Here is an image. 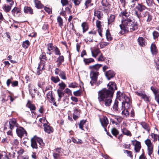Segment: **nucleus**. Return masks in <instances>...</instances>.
Instances as JSON below:
<instances>
[{"label":"nucleus","instance_id":"7c9ffc66","mask_svg":"<svg viewBox=\"0 0 159 159\" xmlns=\"http://www.w3.org/2000/svg\"><path fill=\"white\" fill-rule=\"evenodd\" d=\"M57 93L58 96V101L59 102L61 100V98L64 96L65 93L62 90L59 89L57 90Z\"/></svg>","mask_w":159,"mask_h":159},{"label":"nucleus","instance_id":"5701e85b","mask_svg":"<svg viewBox=\"0 0 159 159\" xmlns=\"http://www.w3.org/2000/svg\"><path fill=\"white\" fill-rule=\"evenodd\" d=\"M92 56L94 58H96L98 55L101 53L99 49L97 48H94L91 50Z\"/></svg>","mask_w":159,"mask_h":159},{"label":"nucleus","instance_id":"09e8293b","mask_svg":"<svg viewBox=\"0 0 159 159\" xmlns=\"http://www.w3.org/2000/svg\"><path fill=\"white\" fill-rule=\"evenodd\" d=\"M72 2L74 3L75 6H78L81 2L82 0H71Z\"/></svg>","mask_w":159,"mask_h":159},{"label":"nucleus","instance_id":"ddd939ff","mask_svg":"<svg viewBox=\"0 0 159 159\" xmlns=\"http://www.w3.org/2000/svg\"><path fill=\"white\" fill-rule=\"evenodd\" d=\"M43 126L44 130L45 132L48 134H50L53 132V128L48 124V123L47 124H43Z\"/></svg>","mask_w":159,"mask_h":159},{"label":"nucleus","instance_id":"4be33fe9","mask_svg":"<svg viewBox=\"0 0 159 159\" xmlns=\"http://www.w3.org/2000/svg\"><path fill=\"white\" fill-rule=\"evenodd\" d=\"M94 15V16H96L99 20H101L103 16L102 12L98 10H95Z\"/></svg>","mask_w":159,"mask_h":159},{"label":"nucleus","instance_id":"4d7b16f0","mask_svg":"<svg viewBox=\"0 0 159 159\" xmlns=\"http://www.w3.org/2000/svg\"><path fill=\"white\" fill-rule=\"evenodd\" d=\"M13 79L12 77H11L10 79H8L6 82L7 85L8 87H9L10 84H12V80Z\"/></svg>","mask_w":159,"mask_h":159},{"label":"nucleus","instance_id":"de8ad7c7","mask_svg":"<svg viewBox=\"0 0 159 159\" xmlns=\"http://www.w3.org/2000/svg\"><path fill=\"white\" fill-rule=\"evenodd\" d=\"M111 132L112 134L115 136H116L119 134L118 131L115 128H113L111 129Z\"/></svg>","mask_w":159,"mask_h":159},{"label":"nucleus","instance_id":"e433bc0d","mask_svg":"<svg viewBox=\"0 0 159 159\" xmlns=\"http://www.w3.org/2000/svg\"><path fill=\"white\" fill-rule=\"evenodd\" d=\"M39 59L40 61H45L47 60V58L45 53H42L39 57Z\"/></svg>","mask_w":159,"mask_h":159},{"label":"nucleus","instance_id":"aec40b11","mask_svg":"<svg viewBox=\"0 0 159 159\" xmlns=\"http://www.w3.org/2000/svg\"><path fill=\"white\" fill-rule=\"evenodd\" d=\"M141 125L142 127L148 133H149L150 128L148 124L145 122H142L141 123Z\"/></svg>","mask_w":159,"mask_h":159},{"label":"nucleus","instance_id":"a19ab883","mask_svg":"<svg viewBox=\"0 0 159 159\" xmlns=\"http://www.w3.org/2000/svg\"><path fill=\"white\" fill-rule=\"evenodd\" d=\"M153 150V145L148 147V154L149 156H150L151 154L152 153Z\"/></svg>","mask_w":159,"mask_h":159},{"label":"nucleus","instance_id":"680f3d73","mask_svg":"<svg viewBox=\"0 0 159 159\" xmlns=\"http://www.w3.org/2000/svg\"><path fill=\"white\" fill-rule=\"evenodd\" d=\"M54 52L56 55H60V52L59 49L57 47H56L55 49H54Z\"/></svg>","mask_w":159,"mask_h":159},{"label":"nucleus","instance_id":"39448f33","mask_svg":"<svg viewBox=\"0 0 159 159\" xmlns=\"http://www.w3.org/2000/svg\"><path fill=\"white\" fill-rule=\"evenodd\" d=\"M99 73L98 71L90 72V78L91 80L90 83L92 86H93L94 84H95L99 75Z\"/></svg>","mask_w":159,"mask_h":159},{"label":"nucleus","instance_id":"1a4fd4ad","mask_svg":"<svg viewBox=\"0 0 159 159\" xmlns=\"http://www.w3.org/2000/svg\"><path fill=\"white\" fill-rule=\"evenodd\" d=\"M124 99L125 102H122V106L120 108L121 110L123 109L124 107L125 108L127 107H125V106H127L128 108H129L130 106V98L129 97L125 96L124 97Z\"/></svg>","mask_w":159,"mask_h":159},{"label":"nucleus","instance_id":"dca6fc26","mask_svg":"<svg viewBox=\"0 0 159 159\" xmlns=\"http://www.w3.org/2000/svg\"><path fill=\"white\" fill-rule=\"evenodd\" d=\"M101 22L98 20H97L96 22V25L97 28L98 29V32L99 35L101 37H102V25H101Z\"/></svg>","mask_w":159,"mask_h":159},{"label":"nucleus","instance_id":"8fccbe9b","mask_svg":"<svg viewBox=\"0 0 159 159\" xmlns=\"http://www.w3.org/2000/svg\"><path fill=\"white\" fill-rule=\"evenodd\" d=\"M36 140L41 146H43L44 145V144L43 142V140L42 139L38 138Z\"/></svg>","mask_w":159,"mask_h":159},{"label":"nucleus","instance_id":"c9c22d12","mask_svg":"<svg viewBox=\"0 0 159 159\" xmlns=\"http://www.w3.org/2000/svg\"><path fill=\"white\" fill-rule=\"evenodd\" d=\"M115 16L114 15H111L108 18V24L109 25L114 22L115 19Z\"/></svg>","mask_w":159,"mask_h":159},{"label":"nucleus","instance_id":"5fc2aeb1","mask_svg":"<svg viewBox=\"0 0 159 159\" xmlns=\"http://www.w3.org/2000/svg\"><path fill=\"white\" fill-rule=\"evenodd\" d=\"M146 3L148 7H151L152 5L153 2V0H146Z\"/></svg>","mask_w":159,"mask_h":159},{"label":"nucleus","instance_id":"0eeeda50","mask_svg":"<svg viewBox=\"0 0 159 159\" xmlns=\"http://www.w3.org/2000/svg\"><path fill=\"white\" fill-rule=\"evenodd\" d=\"M108 89V90L113 95L114 91L117 89L116 84L114 82H110L107 85Z\"/></svg>","mask_w":159,"mask_h":159},{"label":"nucleus","instance_id":"b1692460","mask_svg":"<svg viewBox=\"0 0 159 159\" xmlns=\"http://www.w3.org/2000/svg\"><path fill=\"white\" fill-rule=\"evenodd\" d=\"M83 61L85 65H89L92 63L94 62V60L93 59L90 58H89L83 59Z\"/></svg>","mask_w":159,"mask_h":159},{"label":"nucleus","instance_id":"c03bdc74","mask_svg":"<svg viewBox=\"0 0 159 159\" xmlns=\"http://www.w3.org/2000/svg\"><path fill=\"white\" fill-rule=\"evenodd\" d=\"M151 89L153 92L155 96L156 95V94H159V90L155 88L153 86H152L151 87Z\"/></svg>","mask_w":159,"mask_h":159},{"label":"nucleus","instance_id":"0e129e2a","mask_svg":"<svg viewBox=\"0 0 159 159\" xmlns=\"http://www.w3.org/2000/svg\"><path fill=\"white\" fill-rule=\"evenodd\" d=\"M61 2L62 6H66L68 3V0H61Z\"/></svg>","mask_w":159,"mask_h":159},{"label":"nucleus","instance_id":"864d4df0","mask_svg":"<svg viewBox=\"0 0 159 159\" xmlns=\"http://www.w3.org/2000/svg\"><path fill=\"white\" fill-rule=\"evenodd\" d=\"M105 57H104L102 54L101 53L99 57L98 58V61H103L105 60Z\"/></svg>","mask_w":159,"mask_h":159},{"label":"nucleus","instance_id":"58836bf2","mask_svg":"<svg viewBox=\"0 0 159 159\" xmlns=\"http://www.w3.org/2000/svg\"><path fill=\"white\" fill-rule=\"evenodd\" d=\"M30 45V43L28 40L23 42L22 43V47L24 48H27Z\"/></svg>","mask_w":159,"mask_h":159},{"label":"nucleus","instance_id":"f8f14e48","mask_svg":"<svg viewBox=\"0 0 159 159\" xmlns=\"http://www.w3.org/2000/svg\"><path fill=\"white\" fill-rule=\"evenodd\" d=\"M101 3L103 7V10L108 9L110 8L111 4L109 0H102Z\"/></svg>","mask_w":159,"mask_h":159},{"label":"nucleus","instance_id":"cd10ccee","mask_svg":"<svg viewBox=\"0 0 159 159\" xmlns=\"http://www.w3.org/2000/svg\"><path fill=\"white\" fill-rule=\"evenodd\" d=\"M12 6L5 4L3 6L2 8L5 12L6 13L8 12L11 10Z\"/></svg>","mask_w":159,"mask_h":159},{"label":"nucleus","instance_id":"412c9836","mask_svg":"<svg viewBox=\"0 0 159 159\" xmlns=\"http://www.w3.org/2000/svg\"><path fill=\"white\" fill-rule=\"evenodd\" d=\"M115 75V73L111 70H109L107 71L106 73V76L108 80H109L111 78L114 77Z\"/></svg>","mask_w":159,"mask_h":159},{"label":"nucleus","instance_id":"79ce46f5","mask_svg":"<svg viewBox=\"0 0 159 159\" xmlns=\"http://www.w3.org/2000/svg\"><path fill=\"white\" fill-rule=\"evenodd\" d=\"M152 35L153 39L155 40H157L158 37L159 36V33L158 32L154 31L152 33Z\"/></svg>","mask_w":159,"mask_h":159},{"label":"nucleus","instance_id":"338daca9","mask_svg":"<svg viewBox=\"0 0 159 159\" xmlns=\"http://www.w3.org/2000/svg\"><path fill=\"white\" fill-rule=\"evenodd\" d=\"M12 143L13 145H17L19 143V142L17 139H14L13 140Z\"/></svg>","mask_w":159,"mask_h":159},{"label":"nucleus","instance_id":"3c124183","mask_svg":"<svg viewBox=\"0 0 159 159\" xmlns=\"http://www.w3.org/2000/svg\"><path fill=\"white\" fill-rule=\"evenodd\" d=\"M145 143L146 144L148 147L153 146L150 140L148 139L145 141Z\"/></svg>","mask_w":159,"mask_h":159},{"label":"nucleus","instance_id":"052dcab7","mask_svg":"<svg viewBox=\"0 0 159 159\" xmlns=\"http://www.w3.org/2000/svg\"><path fill=\"white\" fill-rule=\"evenodd\" d=\"M81 93L80 90H77L73 92L74 95L76 96H79L80 95Z\"/></svg>","mask_w":159,"mask_h":159},{"label":"nucleus","instance_id":"7ed1b4c3","mask_svg":"<svg viewBox=\"0 0 159 159\" xmlns=\"http://www.w3.org/2000/svg\"><path fill=\"white\" fill-rule=\"evenodd\" d=\"M135 8L137 10H134V15L136 16L140 21V19L142 18V15L141 13L143 12V11L145 10L146 7L142 3H138L136 6Z\"/></svg>","mask_w":159,"mask_h":159},{"label":"nucleus","instance_id":"4468645a","mask_svg":"<svg viewBox=\"0 0 159 159\" xmlns=\"http://www.w3.org/2000/svg\"><path fill=\"white\" fill-rule=\"evenodd\" d=\"M12 14L15 17H19L20 15L21 11L20 9L17 7H15L11 10Z\"/></svg>","mask_w":159,"mask_h":159},{"label":"nucleus","instance_id":"9d476101","mask_svg":"<svg viewBox=\"0 0 159 159\" xmlns=\"http://www.w3.org/2000/svg\"><path fill=\"white\" fill-rule=\"evenodd\" d=\"M100 121L102 126L104 129L105 131L107 132L106 127L108 124V120L106 116H103V118L100 119Z\"/></svg>","mask_w":159,"mask_h":159},{"label":"nucleus","instance_id":"9b49d317","mask_svg":"<svg viewBox=\"0 0 159 159\" xmlns=\"http://www.w3.org/2000/svg\"><path fill=\"white\" fill-rule=\"evenodd\" d=\"M135 93L137 95L141 97L143 99L147 102L149 101V97L147 96L144 93H143L142 92L137 91L135 92Z\"/></svg>","mask_w":159,"mask_h":159},{"label":"nucleus","instance_id":"f03ea898","mask_svg":"<svg viewBox=\"0 0 159 159\" xmlns=\"http://www.w3.org/2000/svg\"><path fill=\"white\" fill-rule=\"evenodd\" d=\"M113 95L107 89L104 88L98 92V100L100 102H104L106 106H109L111 104Z\"/></svg>","mask_w":159,"mask_h":159},{"label":"nucleus","instance_id":"774afa93","mask_svg":"<svg viewBox=\"0 0 159 159\" xmlns=\"http://www.w3.org/2000/svg\"><path fill=\"white\" fill-rule=\"evenodd\" d=\"M147 17V22H150L152 19V16L149 13Z\"/></svg>","mask_w":159,"mask_h":159},{"label":"nucleus","instance_id":"bf43d9fd","mask_svg":"<svg viewBox=\"0 0 159 159\" xmlns=\"http://www.w3.org/2000/svg\"><path fill=\"white\" fill-rule=\"evenodd\" d=\"M44 9L45 11L47 12L49 14H51L52 13V10L50 8L45 7H44Z\"/></svg>","mask_w":159,"mask_h":159},{"label":"nucleus","instance_id":"c756f323","mask_svg":"<svg viewBox=\"0 0 159 159\" xmlns=\"http://www.w3.org/2000/svg\"><path fill=\"white\" fill-rule=\"evenodd\" d=\"M118 102L117 100H115L113 108L114 110L116 111H120V108L118 107Z\"/></svg>","mask_w":159,"mask_h":159},{"label":"nucleus","instance_id":"a211bd4d","mask_svg":"<svg viewBox=\"0 0 159 159\" xmlns=\"http://www.w3.org/2000/svg\"><path fill=\"white\" fill-rule=\"evenodd\" d=\"M133 144H134V149L136 152H139L141 148L140 143L136 140L133 141Z\"/></svg>","mask_w":159,"mask_h":159},{"label":"nucleus","instance_id":"393cba45","mask_svg":"<svg viewBox=\"0 0 159 159\" xmlns=\"http://www.w3.org/2000/svg\"><path fill=\"white\" fill-rule=\"evenodd\" d=\"M24 12L25 13L30 14H33V10L31 7H29L25 6L24 7Z\"/></svg>","mask_w":159,"mask_h":159},{"label":"nucleus","instance_id":"f257e3e1","mask_svg":"<svg viewBox=\"0 0 159 159\" xmlns=\"http://www.w3.org/2000/svg\"><path fill=\"white\" fill-rule=\"evenodd\" d=\"M130 12L127 10L122 11L119 16L122 17L121 24L120 25V29L125 32H132L138 28L137 22L133 21L130 16Z\"/></svg>","mask_w":159,"mask_h":159},{"label":"nucleus","instance_id":"f704fd0d","mask_svg":"<svg viewBox=\"0 0 159 159\" xmlns=\"http://www.w3.org/2000/svg\"><path fill=\"white\" fill-rule=\"evenodd\" d=\"M51 80L55 83H57L60 81V79L58 76H52L51 77Z\"/></svg>","mask_w":159,"mask_h":159},{"label":"nucleus","instance_id":"69168bd1","mask_svg":"<svg viewBox=\"0 0 159 159\" xmlns=\"http://www.w3.org/2000/svg\"><path fill=\"white\" fill-rule=\"evenodd\" d=\"M52 95V91H49L47 94V99H50V97H51Z\"/></svg>","mask_w":159,"mask_h":159},{"label":"nucleus","instance_id":"c85d7f7f","mask_svg":"<svg viewBox=\"0 0 159 159\" xmlns=\"http://www.w3.org/2000/svg\"><path fill=\"white\" fill-rule=\"evenodd\" d=\"M34 3L35 7L38 9H41L43 7V5L38 0H34Z\"/></svg>","mask_w":159,"mask_h":159},{"label":"nucleus","instance_id":"2f4dec72","mask_svg":"<svg viewBox=\"0 0 159 159\" xmlns=\"http://www.w3.org/2000/svg\"><path fill=\"white\" fill-rule=\"evenodd\" d=\"M27 105L28 107L30 108V110L34 111L36 110V107L35 106L32 104L30 101H28Z\"/></svg>","mask_w":159,"mask_h":159},{"label":"nucleus","instance_id":"423d86ee","mask_svg":"<svg viewBox=\"0 0 159 159\" xmlns=\"http://www.w3.org/2000/svg\"><path fill=\"white\" fill-rule=\"evenodd\" d=\"M16 133L17 135L21 138L24 135H27V132L24 129L19 126L16 129Z\"/></svg>","mask_w":159,"mask_h":159},{"label":"nucleus","instance_id":"f3484780","mask_svg":"<svg viewBox=\"0 0 159 159\" xmlns=\"http://www.w3.org/2000/svg\"><path fill=\"white\" fill-rule=\"evenodd\" d=\"M151 51L153 55H156L158 53V50L154 43H152L150 47Z\"/></svg>","mask_w":159,"mask_h":159},{"label":"nucleus","instance_id":"72a5a7b5","mask_svg":"<svg viewBox=\"0 0 159 159\" xmlns=\"http://www.w3.org/2000/svg\"><path fill=\"white\" fill-rule=\"evenodd\" d=\"M92 0H86L84 3V8L87 9L89 6H92L93 4L91 3Z\"/></svg>","mask_w":159,"mask_h":159},{"label":"nucleus","instance_id":"473e14b6","mask_svg":"<svg viewBox=\"0 0 159 159\" xmlns=\"http://www.w3.org/2000/svg\"><path fill=\"white\" fill-rule=\"evenodd\" d=\"M122 131L123 134L125 135L131 136L132 135L130 132L126 128H123L122 129Z\"/></svg>","mask_w":159,"mask_h":159},{"label":"nucleus","instance_id":"6e6552de","mask_svg":"<svg viewBox=\"0 0 159 159\" xmlns=\"http://www.w3.org/2000/svg\"><path fill=\"white\" fill-rule=\"evenodd\" d=\"M55 73L56 75H59L61 78L63 80H66L67 78L66 76V73L64 71L61 70L58 68H56L55 70Z\"/></svg>","mask_w":159,"mask_h":159},{"label":"nucleus","instance_id":"e2e57ef3","mask_svg":"<svg viewBox=\"0 0 159 159\" xmlns=\"http://www.w3.org/2000/svg\"><path fill=\"white\" fill-rule=\"evenodd\" d=\"M18 84V82L16 80L12 82L11 86L13 87L17 86Z\"/></svg>","mask_w":159,"mask_h":159},{"label":"nucleus","instance_id":"6ab92c4d","mask_svg":"<svg viewBox=\"0 0 159 159\" xmlns=\"http://www.w3.org/2000/svg\"><path fill=\"white\" fill-rule=\"evenodd\" d=\"M138 44L141 47H144L146 44L145 39L142 37H139L137 39Z\"/></svg>","mask_w":159,"mask_h":159},{"label":"nucleus","instance_id":"2eb2a0df","mask_svg":"<svg viewBox=\"0 0 159 159\" xmlns=\"http://www.w3.org/2000/svg\"><path fill=\"white\" fill-rule=\"evenodd\" d=\"M102 65V64H96L95 65L90 66H89V68L91 70V72L98 71Z\"/></svg>","mask_w":159,"mask_h":159},{"label":"nucleus","instance_id":"37998d69","mask_svg":"<svg viewBox=\"0 0 159 159\" xmlns=\"http://www.w3.org/2000/svg\"><path fill=\"white\" fill-rule=\"evenodd\" d=\"M106 36L107 39L108 41H110L112 40V37L111 36L108 30L106 31Z\"/></svg>","mask_w":159,"mask_h":159},{"label":"nucleus","instance_id":"49530a36","mask_svg":"<svg viewBox=\"0 0 159 159\" xmlns=\"http://www.w3.org/2000/svg\"><path fill=\"white\" fill-rule=\"evenodd\" d=\"M58 85L59 86V88L61 90L64 89H65V88L66 87V85L62 81H61V83H59L58 84Z\"/></svg>","mask_w":159,"mask_h":159},{"label":"nucleus","instance_id":"603ef678","mask_svg":"<svg viewBox=\"0 0 159 159\" xmlns=\"http://www.w3.org/2000/svg\"><path fill=\"white\" fill-rule=\"evenodd\" d=\"M64 59L63 56H60L57 58L56 62H60L62 63L64 62Z\"/></svg>","mask_w":159,"mask_h":159},{"label":"nucleus","instance_id":"bb28decb","mask_svg":"<svg viewBox=\"0 0 159 159\" xmlns=\"http://www.w3.org/2000/svg\"><path fill=\"white\" fill-rule=\"evenodd\" d=\"M81 27L83 29V33H84L87 31L89 29L88 24L86 22H84L81 24Z\"/></svg>","mask_w":159,"mask_h":159},{"label":"nucleus","instance_id":"13d9d810","mask_svg":"<svg viewBox=\"0 0 159 159\" xmlns=\"http://www.w3.org/2000/svg\"><path fill=\"white\" fill-rule=\"evenodd\" d=\"M53 156L55 159H58L61 155L57 152H54L53 154Z\"/></svg>","mask_w":159,"mask_h":159},{"label":"nucleus","instance_id":"4c0bfd02","mask_svg":"<svg viewBox=\"0 0 159 159\" xmlns=\"http://www.w3.org/2000/svg\"><path fill=\"white\" fill-rule=\"evenodd\" d=\"M125 107H127V106H125ZM124 108V110L122 111L121 114L122 115H124L125 116H129V112L126 109L127 108Z\"/></svg>","mask_w":159,"mask_h":159},{"label":"nucleus","instance_id":"a18cd8bd","mask_svg":"<svg viewBox=\"0 0 159 159\" xmlns=\"http://www.w3.org/2000/svg\"><path fill=\"white\" fill-rule=\"evenodd\" d=\"M86 120H83L80 121V123L79 124V128L82 130H84L83 125L86 123Z\"/></svg>","mask_w":159,"mask_h":159},{"label":"nucleus","instance_id":"20e7f679","mask_svg":"<svg viewBox=\"0 0 159 159\" xmlns=\"http://www.w3.org/2000/svg\"><path fill=\"white\" fill-rule=\"evenodd\" d=\"M19 126L16 119L12 118L9 120V123L7 122L5 123L4 129L5 131L9 129H13L15 128H17Z\"/></svg>","mask_w":159,"mask_h":159},{"label":"nucleus","instance_id":"ea45409f","mask_svg":"<svg viewBox=\"0 0 159 159\" xmlns=\"http://www.w3.org/2000/svg\"><path fill=\"white\" fill-rule=\"evenodd\" d=\"M57 21L59 24V26L61 28H62V27L63 25V20L61 18L60 16H59L57 17Z\"/></svg>","mask_w":159,"mask_h":159},{"label":"nucleus","instance_id":"a878e982","mask_svg":"<svg viewBox=\"0 0 159 159\" xmlns=\"http://www.w3.org/2000/svg\"><path fill=\"white\" fill-rule=\"evenodd\" d=\"M31 146L33 148L37 149L38 146L37 144L36 139L34 138H32L31 140Z\"/></svg>","mask_w":159,"mask_h":159},{"label":"nucleus","instance_id":"6e6d98bb","mask_svg":"<svg viewBox=\"0 0 159 159\" xmlns=\"http://www.w3.org/2000/svg\"><path fill=\"white\" fill-rule=\"evenodd\" d=\"M54 48V47L53 46L52 43H49L48 44V49L49 51L52 50Z\"/></svg>","mask_w":159,"mask_h":159}]
</instances>
